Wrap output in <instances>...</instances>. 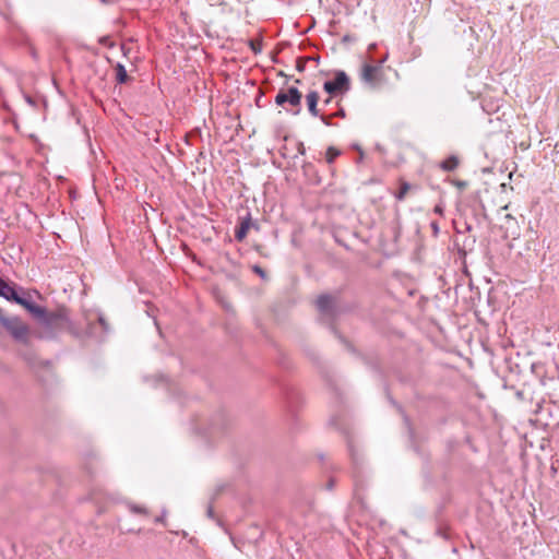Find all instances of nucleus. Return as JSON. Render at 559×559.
Here are the masks:
<instances>
[{
	"label": "nucleus",
	"instance_id": "obj_1",
	"mask_svg": "<svg viewBox=\"0 0 559 559\" xmlns=\"http://www.w3.org/2000/svg\"><path fill=\"white\" fill-rule=\"evenodd\" d=\"M40 325V337L52 338L64 326L67 317L62 311H47L43 307V314L34 317Z\"/></svg>",
	"mask_w": 559,
	"mask_h": 559
},
{
	"label": "nucleus",
	"instance_id": "obj_2",
	"mask_svg": "<svg viewBox=\"0 0 559 559\" xmlns=\"http://www.w3.org/2000/svg\"><path fill=\"white\" fill-rule=\"evenodd\" d=\"M0 325L10 334V336L22 344H27L29 340V328L17 316H8L0 308Z\"/></svg>",
	"mask_w": 559,
	"mask_h": 559
},
{
	"label": "nucleus",
	"instance_id": "obj_3",
	"mask_svg": "<svg viewBox=\"0 0 559 559\" xmlns=\"http://www.w3.org/2000/svg\"><path fill=\"white\" fill-rule=\"evenodd\" d=\"M323 90L331 96L344 95L350 90V80L344 71H336L333 80L323 83Z\"/></svg>",
	"mask_w": 559,
	"mask_h": 559
},
{
	"label": "nucleus",
	"instance_id": "obj_4",
	"mask_svg": "<svg viewBox=\"0 0 559 559\" xmlns=\"http://www.w3.org/2000/svg\"><path fill=\"white\" fill-rule=\"evenodd\" d=\"M302 95L299 90L295 86H289L287 90H281L275 96V104L285 108L286 104H289L292 107L296 108L293 110L294 115H298L300 112V103Z\"/></svg>",
	"mask_w": 559,
	"mask_h": 559
},
{
	"label": "nucleus",
	"instance_id": "obj_5",
	"mask_svg": "<svg viewBox=\"0 0 559 559\" xmlns=\"http://www.w3.org/2000/svg\"><path fill=\"white\" fill-rule=\"evenodd\" d=\"M385 59L386 57L381 59L378 64H364L360 73L361 81L370 87L379 86L382 82V63Z\"/></svg>",
	"mask_w": 559,
	"mask_h": 559
},
{
	"label": "nucleus",
	"instance_id": "obj_6",
	"mask_svg": "<svg viewBox=\"0 0 559 559\" xmlns=\"http://www.w3.org/2000/svg\"><path fill=\"white\" fill-rule=\"evenodd\" d=\"M317 308L321 314L322 320L331 322L336 313L335 301L331 295L323 294L317 299Z\"/></svg>",
	"mask_w": 559,
	"mask_h": 559
},
{
	"label": "nucleus",
	"instance_id": "obj_7",
	"mask_svg": "<svg viewBox=\"0 0 559 559\" xmlns=\"http://www.w3.org/2000/svg\"><path fill=\"white\" fill-rule=\"evenodd\" d=\"M251 227L258 229V226L252 223L251 214L248 212L245 216L239 217V223L235 228V239L242 241Z\"/></svg>",
	"mask_w": 559,
	"mask_h": 559
},
{
	"label": "nucleus",
	"instance_id": "obj_8",
	"mask_svg": "<svg viewBox=\"0 0 559 559\" xmlns=\"http://www.w3.org/2000/svg\"><path fill=\"white\" fill-rule=\"evenodd\" d=\"M14 302L23 306L33 317L43 314V307L36 305L31 295L25 292L22 295L19 293Z\"/></svg>",
	"mask_w": 559,
	"mask_h": 559
},
{
	"label": "nucleus",
	"instance_id": "obj_9",
	"mask_svg": "<svg viewBox=\"0 0 559 559\" xmlns=\"http://www.w3.org/2000/svg\"><path fill=\"white\" fill-rule=\"evenodd\" d=\"M17 295L16 288L0 277V296L9 301H14Z\"/></svg>",
	"mask_w": 559,
	"mask_h": 559
},
{
	"label": "nucleus",
	"instance_id": "obj_10",
	"mask_svg": "<svg viewBox=\"0 0 559 559\" xmlns=\"http://www.w3.org/2000/svg\"><path fill=\"white\" fill-rule=\"evenodd\" d=\"M306 102H307L309 112L313 117H318L319 116V110H318L319 94H318V92H316V91L309 92L306 95Z\"/></svg>",
	"mask_w": 559,
	"mask_h": 559
},
{
	"label": "nucleus",
	"instance_id": "obj_11",
	"mask_svg": "<svg viewBox=\"0 0 559 559\" xmlns=\"http://www.w3.org/2000/svg\"><path fill=\"white\" fill-rule=\"evenodd\" d=\"M460 164L459 157L451 155L440 163V168L444 171H453Z\"/></svg>",
	"mask_w": 559,
	"mask_h": 559
},
{
	"label": "nucleus",
	"instance_id": "obj_12",
	"mask_svg": "<svg viewBox=\"0 0 559 559\" xmlns=\"http://www.w3.org/2000/svg\"><path fill=\"white\" fill-rule=\"evenodd\" d=\"M116 71V81L119 84H124L129 80V75L127 73L126 67L122 63H117L115 67Z\"/></svg>",
	"mask_w": 559,
	"mask_h": 559
},
{
	"label": "nucleus",
	"instance_id": "obj_13",
	"mask_svg": "<svg viewBox=\"0 0 559 559\" xmlns=\"http://www.w3.org/2000/svg\"><path fill=\"white\" fill-rule=\"evenodd\" d=\"M248 45L254 55L262 51V39H249Z\"/></svg>",
	"mask_w": 559,
	"mask_h": 559
},
{
	"label": "nucleus",
	"instance_id": "obj_14",
	"mask_svg": "<svg viewBox=\"0 0 559 559\" xmlns=\"http://www.w3.org/2000/svg\"><path fill=\"white\" fill-rule=\"evenodd\" d=\"M340 154L341 152L337 148L330 146L326 150L325 159L329 164H332Z\"/></svg>",
	"mask_w": 559,
	"mask_h": 559
},
{
	"label": "nucleus",
	"instance_id": "obj_15",
	"mask_svg": "<svg viewBox=\"0 0 559 559\" xmlns=\"http://www.w3.org/2000/svg\"><path fill=\"white\" fill-rule=\"evenodd\" d=\"M409 189H411V185L409 183L402 182L399 191L395 194L396 200H399V201L404 200V198H405V195H406V193L408 192Z\"/></svg>",
	"mask_w": 559,
	"mask_h": 559
},
{
	"label": "nucleus",
	"instance_id": "obj_16",
	"mask_svg": "<svg viewBox=\"0 0 559 559\" xmlns=\"http://www.w3.org/2000/svg\"><path fill=\"white\" fill-rule=\"evenodd\" d=\"M23 98L25 99V102L33 108H37L38 107V100L36 98H34L33 96L26 94V93H23Z\"/></svg>",
	"mask_w": 559,
	"mask_h": 559
},
{
	"label": "nucleus",
	"instance_id": "obj_17",
	"mask_svg": "<svg viewBox=\"0 0 559 559\" xmlns=\"http://www.w3.org/2000/svg\"><path fill=\"white\" fill-rule=\"evenodd\" d=\"M129 509L131 512L136 514H147V510L143 507L136 506V504H129Z\"/></svg>",
	"mask_w": 559,
	"mask_h": 559
},
{
	"label": "nucleus",
	"instance_id": "obj_18",
	"mask_svg": "<svg viewBox=\"0 0 559 559\" xmlns=\"http://www.w3.org/2000/svg\"><path fill=\"white\" fill-rule=\"evenodd\" d=\"M252 271L258 274L262 280H265L266 278V273L265 271L260 266V265H253L252 266Z\"/></svg>",
	"mask_w": 559,
	"mask_h": 559
},
{
	"label": "nucleus",
	"instance_id": "obj_19",
	"mask_svg": "<svg viewBox=\"0 0 559 559\" xmlns=\"http://www.w3.org/2000/svg\"><path fill=\"white\" fill-rule=\"evenodd\" d=\"M320 118V120L325 124V126H332V122H331V119L333 118V116H325V115H320L318 116Z\"/></svg>",
	"mask_w": 559,
	"mask_h": 559
},
{
	"label": "nucleus",
	"instance_id": "obj_20",
	"mask_svg": "<svg viewBox=\"0 0 559 559\" xmlns=\"http://www.w3.org/2000/svg\"><path fill=\"white\" fill-rule=\"evenodd\" d=\"M166 518V511L164 510L159 516H156L154 522L157 524H164Z\"/></svg>",
	"mask_w": 559,
	"mask_h": 559
},
{
	"label": "nucleus",
	"instance_id": "obj_21",
	"mask_svg": "<svg viewBox=\"0 0 559 559\" xmlns=\"http://www.w3.org/2000/svg\"><path fill=\"white\" fill-rule=\"evenodd\" d=\"M349 453H350V456H352V460L355 464H357V457H356V452L355 450L353 449L352 445H349Z\"/></svg>",
	"mask_w": 559,
	"mask_h": 559
},
{
	"label": "nucleus",
	"instance_id": "obj_22",
	"mask_svg": "<svg viewBox=\"0 0 559 559\" xmlns=\"http://www.w3.org/2000/svg\"><path fill=\"white\" fill-rule=\"evenodd\" d=\"M333 117H342L344 118L345 117V110L343 108H340L337 112H335L334 115H332Z\"/></svg>",
	"mask_w": 559,
	"mask_h": 559
},
{
	"label": "nucleus",
	"instance_id": "obj_23",
	"mask_svg": "<svg viewBox=\"0 0 559 559\" xmlns=\"http://www.w3.org/2000/svg\"><path fill=\"white\" fill-rule=\"evenodd\" d=\"M206 513H207V516H209V518H211V519H213V518H214V514H213V507H212V506H209V507H207V511H206Z\"/></svg>",
	"mask_w": 559,
	"mask_h": 559
},
{
	"label": "nucleus",
	"instance_id": "obj_24",
	"mask_svg": "<svg viewBox=\"0 0 559 559\" xmlns=\"http://www.w3.org/2000/svg\"><path fill=\"white\" fill-rule=\"evenodd\" d=\"M98 321L103 325V328L106 330L107 329V324H106V321H105L104 317L99 316L98 317Z\"/></svg>",
	"mask_w": 559,
	"mask_h": 559
},
{
	"label": "nucleus",
	"instance_id": "obj_25",
	"mask_svg": "<svg viewBox=\"0 0 559 559\" xmlns=\"http://www.w3.org/2000/svg\"><path fill=\"white\" fill-rule=\"evenodd\" d=\"M435 213H437V214H440V215H441V214L443 213V209H442V206H441V205H436V207H435Z\"/></svg>",
	"mask_w": 559,
	"mask_h": 559
},
{
	"label": "nucleus",
	"instance_id": "obj_26",
	"mask_svg": "<svg viewBox=\"0 0 559 559\" xmlns=\"http://www.w3.org/2000/svg\"><path fill=\"white\" fill-rule=\"evenodd\" d=\"M332 97H333V96H331V95H330V96L324 100V103H323V104H324L325 106L330 105V104H331V102H332Z\"/></svg>",
	"mask_w": 559,
	"mask_h": 559
},
{
	"label": "nucleus",
	"instance_id": "obj_27",
	"mask_svg": "<svg viewBox=\"0 0 559 559\" xmlns=\"http://www.w3.org/2000/svg\"><path fill=\"white\" fill-rule=\"evenodd\" d=\"M304 68H305V66H304V64H301L300 62H298V64H297V70H298V71H304Z\"/></svg>",
	"mask_w": 559,
	"mask_h": 559
},
{
	"label": "nucleus",
	"instance_id": "obj_28",
	"mask_svg": "<svg viewBox=\"0 0 559 559\" xmlns=\"http://www.w3.org/2000/svg\"><path fill=\"white\" fill-rule=\"evenodd\" d=\"M99 2L103 4H110L111 0H99Z\"/></svg>",
	"mask_w": 559,
	"mask_h": 559
},
{
	"label": "nucleus",
	"instance_id": "obj_29",
	"mask_svg": "<svg viewBox=\"0 0 559 559\" xmlns=\"http://www.w3.org/2000/svg\"><path fill=\"white\" fill-rule=\"evenodd\" d=\"M457 186H459V187H465V186H466V183H465L464 181H459V182H457Z\"/></svg>",
	"mask_w": 559,
	"mask_h": 559
},
{
	"label": "nucleus",
	"instance_id": "obj_30",
	"mask_svg": "<svg viewBox=\"0 0 559 559\" xmlns=\"http://www.w3.org/2000/svg\"><path fill=\"white\" fill-rule=\"evenodd\" d=\"M333 486H334V484H333V480L331 479L330 483H329V489H332Z\"/></svg>",
	"mask_w": 559,
	"mask_h": 559
},
{
	"label": "nucleus",
	"instance_id": "obj_31",
	"mask_svg": "<svg viewBox=\"0 0 559 559\" xmlns=\"http://www.w3.org/2000/svg\"><path fill=\"white\" fill-rule=\"evenodd\" d=\"M432 229H435L436 231H438V226L436 223H432Z\"/></svg>",
	"mask_w": 559,
	"mask_h": 559
},
{
	"label": "nucleus",
	"instance_id": "obj_32",
	"mask_svg": "<svg viewBox=\"0 0 559 559\" xmlns=\"http://www.w3.org/2000/svg\"><path fill=\"white\" fill-rule=\"evenodd\" d=\"M354 478H355V479H354L355 486L357 487V486H358L357 476H356V475H354Z\"/></svg>",
	"mask_w": 559,
	"mask_h": 559
},
{
	"label": "nucleus",
	"instance_id": "obj_33",
	"mask_svg": "<svg viewBox=\"0 0 559 559\" xmlns=\"http://www.w3.org/2000/svg\"><path fill=\"white\" fill-rule=\"evenodd\" d=\"M299 151H300V153H301V154H304V153H305V148H304V146H302V145H301V147H299Z\"/></svg>",
	"mask_w": 559,
	"mask_h": 559
}]
</instances>
